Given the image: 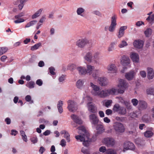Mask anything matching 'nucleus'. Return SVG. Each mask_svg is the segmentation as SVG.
I'll use <instances>...</instances> for the list:
<instances>
[{
  "instance_id": "bb28decb",
  "label": "nucleus",
  "mask_w": 154,
  "mask_h": 154,
  "mask_svg": "<svg viewBox=\"0 0 154 154\" xmlns=\"http://www.w3.org/2000/svg\"><path fill=\"white\" fill-rule=\"evenodd\" d=\"M96 125V129L98 133L100 134L105 130L102 124H97Z\"/></svg>"
},
{
  "instance_id": "5fc2aeb1",
  "label": "nucleus",
  "mask_w": 154,
  "mask_h": 154,
  "mask_svg": "<svg viewBox=\"0 0 154 154\" xmlns=\"http://www.w3.org/2000/svg\"><path fill=\"white\" fill-rule=\"evenodd\" d=\"M107 150L106 147L104 146H102L99 148V151L100 152L104 153L106 152Z\"/></svg>"
},
{
  "instance_id": "6ab92c4d",
  "label": "nucleus",
  "mask_w": 154,
  "mask_h": 154,
  "mask_svg": "<svg viewBox=\"0 0 154 154\" xmlns=\"http://www.w3.org/2000/svg\"><path fill=\"white\" fill-rule=\"evenodd\" d=\"M119 86L121 87L122 89H125L128 88V83H127L126 81L122 79H120L119 81Z\"/></svg>"
},
{
  "instance_id": "2f4dec72",
  "label": "nucleus",
  "mask_w": 154,
  "mask_h": 154,
  "mask_svg": "<svg viewBox=\"0 0 154 154\" xmlns=\"http://www.w3.org/2000/svg\"><path fill=\"white\" fill-rule=\"evenodd\" d=\"M20 17H19V16L18 14V15H16L15 16V18L17 19V20H15L14 21V22L15 23H20L24 21L25 20L24 19L22 18H20Z\"/></svg>"
},
{
  "instance_id": "20e7f679",
  "label": "nucleus",
  "mask_w": 154,
  "mask_h": 154,
  "mask_svg": "<svg viewBox=\"0 0 154 154\" xmlns=\"http://www.w3.org/2000/svg\"><path fill=\"white\" fill-rule=\"evenodd\" d=\"M89 43V40L86 38L79 39L76 42V45L79 47L83 48L86 45Z\"/></svg>"
},
{
  "instance_id": "de8ad7c7",
  "label": "nucleus",
  "mask_w": 154,
  "mask_h": 154,
  "mask_svg": "<svg viewBox=\"0 0 154 154\" xmlns=\"http://www.w3.org/2000/svg\"><path fill=\"white\" fill-rule=\"evenodd\" d=\"M84 9L82 8H79L77 9V13L78 15L82 16L81 14L84 12Z\"/></svg>"
},
{
  "instance_id": "6e6552de",
  "label": "nucleus",
  "mask_w": 154,
  "mask_h": 154,
  "mask_svg": "<svg viewBox=\"0 0 154 154\" xmlns=\"http://www.w3.org/2000/svg\"><path fill=\"white\" fill-rule=\"evenodd\" d=\"M90 121L92 124L96 125L98 124L99 120L97 117L94 114H91L89 116Z\"/></svg>"
},
{
  "instance_id": "72a5a7b5",
  "label": "nucleus",
  "mask_w": 154,
  "mask_h": 154,
  "mask_svg": "<svg viewBox=\"0 0 154 154\" xmlns=\"http://www.w3.org/2000/svg\"><path fill=\"white\" fill-rule=\"evenodd\" d=\"M121 107L119 104L118 103L116 104L113 106L112 110L114 112H119Z\"/></svg>"
},
{
  "instance_id": "7c9ffc66",
  "label": "nucleus",
  "mask_w": 154,
  "mask_h": 154,
  "mask_svg": "<svg viewBox=\"0 0 154 154\" xmlns=\"http://www.w3.org/2000/svg\"><path fill=\"white\" fill-rule=\"evenodd\" d=\"M100 53L98 52H96L93 55V60L95 62L97 63L99 59Z\"/></svg>"
},
{
  "instance_id": "e433bc0d",
  "label": "nucleus",
  "mask_w": 154,
  "mask_h": 154,
  "mask_svg": "<svg viewBox=\"0 0 154 154\" xmlns=\"http://www.w3.org/2000/svg\"><path fill=\"white\" fill-rule=\"evenodd\" d=\"M153 134V133L150 131H147L144 133V135L146 137H150Z\"/></svg>"
},
{
  "instance_id": "69168bd1",
  "label": "nucleus",
  "mask_w": 154,
  "mask_h": 154,
  "mask_svg": "<svg viewBox=\"0 0 154 154\" xmlns=\"http://www.w3.org/2000/svg\"><path fill=\"white\" fill-rule=\"evenodd\" d=\"M142 24L144 25V23L142 21H138L136 23V25L137 26H140Z\"/></svg>"
},
{
  "instance_id": "9d476101",
  "label": "nucleus",
  "mask_w": 154,
  "mask_h": 154,
  "mask_svg": "<svg viewBox=\"0 0 154 154\" xmlns=\"http://www.w3.org/2000/svg\"><path fill=\"white\" fill-rule=\"evenodd\" d=\"M124 149L126 150L130 149L133 150L135 149V146L134 144L129 141H126L125 142L124 144Z\"/></svg>"
},
{
  "instance_id": "5701e85b",
  "label": "nucleus",
  "mask_w": 154,
  "mask_h": 154,
  "mask_svg": "<svg viewBox=\"0 0 154 154\" xmlns=\"http://www.w3.org/2000/svg\"><path fill=\"white\" fill-rule=\"evenodd\" d=\"M127 28V26H121L119 30L118 37L119 38H121L124 35L125 30Z\"/></svg>"
},
{
  "instance_id": "680f3d73",
  "label": "nucleus",
  "mask_w": 154,
  "mask_h": 154,
  "mask_svg": "<svg viewBox=\"0 0 154 154\" xmlns=\"http://www.w3.org/2000/svg\"><path fill=\"white\" fill-rule=\"evenodd\" d=\"M105 113L107 115H109L112 113V111L110 109H108L106 110Z\"/></svg>"
},
{
  "instance_id": "a19ab883",
  "label": "nucleus",
  "mask_w": 154,
  "mask_h": 154,
  "mask_svg": "<svg viewBox=\"0 0 154 154\" xmlns=\"http://www.w3.org/2000/svg\"><path fill=\"white\" fill-rule=\"evenodd\" d=\"M146 93L147 94L151 95H154V88H150L146 89Z\"/></svg>"
},
{
  "instance_id": "a18cd8bd",
  "label": "nucleus",
  "mask_w": 154,
  "mask_h": 154,
  "mask_svg": "<svg viewBox=\"0 0 154 154\" xmlns=\"http://www.w3.org/2000/svg\"><path fill=\"white\" fill-rule=\"evenodd\" d=\"M105 154H116V152L113 149H108L106 151Z\"/></svg>"
},
{
  "instance_id": "13d9d810",
  "label": "nucleus",
  "mask_w": 154,
  "mask_h": 154,
  "mask_svg": "<svg viewBox=\"0 0 154 154\" xmlns=\"http://www.w3.org/2000/svg\"><path fill=\"white\" fill-rule=\"evenodd\" d=\"M31 142L33 143H36L38 141V139L36 137H34L30 139Z\"/></svg>"
},
{
  "instance_id": "774afa93",
  "label": "nucleus",
  "mask_w": 154,
  "mask_h": 154,
  "mask_svg": "<svg viewBox=\"0 0 154 154\" xmlns=\"http://www.w3.org/2000/svg\"><path fill=\"white\" fill-rule=\"evenodd\" d=\"M25 99L26 100L27 102L30 101L31 99V97L29 95H27L25 97Z\"/></svg>"
},
{
  "instance_id": "49530a36",
  "label": "nucleus",
  "mask_w": 154,
  "mask_h": 154,
  "mask_svg": "<svg viewBox=\"0 0 154 154\" xmlns=\"http://www.w3.org/2000/svg\"><path fill=\"white\" fill-rule=\"evenodd\" d=\"M131 102L134 106H136L138 105L139 101L136 99L134 98L131 100Z\"/></svg>"
},
{
  "instance_id": "412c9836",
  "label": "nucleus",
  "mask_w": 154,
  "mask_h": 154,
  "mask_svg": "<svg viewBox=\"0 0 154 154\" xmlns=\"http://www.w3.org/2000/svg\"><path fill=\"white\" fill-rule=\"evenodd\" d=\"M147 78L148 79H153L154 76V72L153 69L150 67L147 68Z\"/></svg>"
},
{
  "instance_id": "6e6d98bb",
  "label": "nucleus",
  "mask_w": 154,
  "mask_h": 154,
  "mask_svg": "<svg viewBox=\"0 0 154 154\" xmlns=\"http://www.w3.org/2000/svg\"><path fill=\"white\" fill-rule=\"evenodd\" d=\"M115 45V43H112L111 44L110 46L109 47L108 49V50L109 51H112L114 48V45Z\"/></svg>"
},
{
  "instance_id": "4be33fe9",
  "label": "nucleus",
  "mask_w": 154,
  "mask_h": 154,
  "mask_svg": "<svg viewBox=\"0 0 154 154\" xmlns=\"http://www.w3.org/2000/svg\"><path fill=\"white\" fill-rule=\"evenodd\" d=\"M107 69L110 71L111 72L116 73L117 72V69L115 65L113 64H111L107 66Z\"/></svg>"
},
{
  "instance_id": "f704fd0d",
  "label": "nucleus",
  "mask_w": 154,
  "mask_h": 154,
  "mask_svg": "<svg viewBox=\"0 0 154 154\" xmlns=\"http://www.w3.org/2000/svg\"><path fill=\"white\" fill-rule=\"evenodd\" d=\"M35 83L34 82L31 81L27 83L26 84V86L29 88L31 89L34 87Z\"/></svg>"
},
{
  "instance_id": "1a4fd4ad",
  "label": "nucleus",
  "mask_w": 154,
  "mask_h": 154,
  "mask_svg": "<svg viewBox=\"0 0 154 154\" xmlns=\"http://www.w3.org/2000/svg\"><path fill=\"white\" fill-rule=\"evenodd\" d=\"M28 0H17L14 2L15 5H18V7L20 10H21L23 8L25 3Z\"/></svg>"
},
{
  "instance_id": "4c0bfd02",
  "label": "nucleus",
  "mask_w": 154,
  "mask_h": 154,
  "mask_svg": "<svg viewBox=\"0 0 154 154\" xmlns=\"http://www.w3.org/2000/svg\"><path fill=\"white\" fill-rule=\"evenodd\" d=\"M83 81L81 79H79L77 82L76 85L78 88H80L83 86Z\"/></svg>"
},
{
  "instance_id": "f8f14e48",
  "label": "nucleus",
  "mask_w": 154,
  "mask_h": 154,
  "mask_svg": "<svg viewBox=\"0 0 154 154\" xmlns=\"http://www.w3.org/2000/svg\"><path fill=\"white\" fill-rule=\"evenodd\" d=\"M147 103L145 101L143 100L139 101L138 106L139 110H145L147 108Z\"/></svg>"
},
{
  "instance_id": "4d7b16f0",
  "label": "nucleus",
  "mask_w": 154,
  "mask_h": 154,
  "mask_svg": "<svg viewBox=\"0 0 154 154\" xmlns=\"http://www.w3.org/2000/svg\"><path fill=\"white\" fill-rule=\"evenodd\" d=\"M66 141L64 139H62L60 141V144L62 147L65 146L66 145Z\"/></svg>"
},
{
  "instance_id": "a878e982",
  "label": "nucleus",
  "mask_w": 154,
  "mask_h": 154,
  "mask_svg": "<svg viewBox=\"0 0 154 154\" xmlns=\"http://www.w3.org/2000/svg\"><path fill=\"white\" fill-rule=\"evenodd\" d=\"M101 74V71L98 69H95L93 70L92 72V76L93 78L95 79L98 78L100 74Z\"/></svg>"
},
{
  "instance_id": "a211bd4d",
  "label": "nucleus",
  "mask_w": 154,
  "mask_h": 154,
  "mask_svg": "<svg viewBox=\"0 0 154 154\" xmlns=\"http://www.w3.org/2000/svg\"><path fill=\"white\" fill-rule=\"evenodd\" d=\"M98 81L99 84L101 86H104L107 84V81L105 77L99 78Z\"/></svg>"
},
{
  "instance_id": "0eeeda50",
  "label": "nucleus",
  "mask_w": 154,
  "mask_h": 154,
  "mask_svg": "<svg viewBox=\"0 0 154 154\" xmlns=\"http://www.w3.org/2000/svg\"><path fill=\"white\" fill-rule=\"evenodd\" d=\"M67 108L69 111L74 112L77 110V108L75 102L72 100H69L68 102Z\"/></svg>"
},
{
  "instance_id": "dca6fc26",
  "label": "nucleus",
  "mask_w": 154,
  "mask_h": 154,
  "mask_svg": "<svg viewBox=\"0 0 154 154\" xmlns=\"http://www.w3.org/2000/svg\"><path fill=\"white\" fill-rule=\"evenodd\" d=\"M143 42L141 40H135L133 42V45L135 48L139 49L142 48L143 45Z\"/></svg>"
},
{
  "instance_id": "b1692460",
  "label": "nucleus",
  "mask_w": 154,
  "mask_h": 154,
  "mask_svg": "<svg viewBox=\"0 0 154 154\" xmlns=\"http://www.w3.org/2000/svg\"><path fill=\"white\" fill-rule=\"evenodd\" d=\"M98 96L100 98H105L109 96L107 90L104 89L102 91L100 90Z\"/></svg>"
},
{
  "instance_id": "aec40b11",
  "label": "nucleus",
  "mask_w": 154,
  "mask_h": 154,
  "mask_svg": "<svg viewBox=\"0 0 154 154\" xmlns=\"http://www.w3.org/2000/svg\"><path fill=\"white\" fill-rule=\"evenodd\" d=\"M130 57L133 62L138 63L139 61V56L136 53H132L130 55Z\"/></svg>"
},
{
  "instance_id": "37998d69",
  "label": "nucleus",
  "mask_w": 154,
  "mask_h": 154,
  "mask_svg": "<svg viewBox=\"0 0 154 154\" xmlns=\"http://www.w3.org/2000/svg\"><path fill=\"white\" fill-rule=\"evenodd\" d=\"M8 50V49L6 47H2L0 48V56L7 52Z\"/></svg>"
},
{
  "instance_id": "052dcab7",
  "label": "nucleus",
  "mask_w": 154,
  "mask_h": 154,
  "mask_svg": "<svg viewBox=\"0 0 154 154\" xmlns=\"http://www.w3.org/2000/svg\"><path fill=\"white\" fill-rule=\"evenodd\" d=\"M140 74L141 76L143 78L146 77V73L145 71H142L140 72Z\"/></svg>"
},
{
  "instance_id": "ea45409f",
  "label": "nucleus",
  "mask_w": 154,
  "mask_h": 154,
  "mask_svg": "<svg viewBox=\"0 0 154 154\" xmlns=\"http://www.w3.org/2000/svg\"><path fill=\"white\" fill-rule=\"evenodd\" d=\"M142 119L144 122H148L150 120V118L148 115L145 114L143 116Z\"/></svg>"
},
{
  "instance_id": "39448f33",
  "label": "nucleus",
  "mask_w": 154,
  "mask_h": 154,
  "mask_svg": "<svg viewBox=\"0 0 154 154\" xmlns=\"http://www.w3.org/2000/svg\"><path fill=\"white\" fill-rule=\"evenodd\" d=\"M116 25V17L115 15H113L111 17V23L109 28V31L110 32H113Z\"/></svg>"
},
{
  "instance_id": "2eb2a0df",
  "label": "nucleus",
  "mask_w": 154,
  "mask_h": 154,
  "mask_svg": "<svg viewBox=\"0 0 154 154\" xmlns=\"http://www.w3.org/2000/svg\"><path fill=\"white\" fill-rule=\"evenodd\" d=\"M88 109V111L94 113L97 111V108L94 106V105L91 102H90L87 103Z\"/></svg>"
},
{
  "instance_id": "0e129e2a",
  "label": "nucleus",
  "mask_w": 154,
  "mask_h": 154,
  "mask_svg": "<svg viewBox=\"0 0 154 154\" xmlns=\"http://www.w3.org/2000/svg\"><path fill=\"white\" fill-rule=\"evenodd\" d=\"M76 67L75 65L72 64L70 66L69 69L71 70H72L75 69Z\"/></svg>"
},
{
  "instance_id": "864d4df0",
  "label": "nucleus",
  "mask_w": 154,
  "mask_h": 154,
  "mask_svg": "<svg viewBox=\"0 0 154 154\" xmlns=\"http://www.w3.org/2000/svg\"><path fill=\"white\" fill-rule=\"evenodd\" d=\"M127 45V43L126 41H123L122 43L119 45V46L120 48H122L124 47L125 46Z\"/></svg>"
},
{
  "instance_id": "e2e57ef3",
  "label": "nucleus",
  "mask_w": 154,
  "mask_h": 154,
  "mask_svg": "<svg viewBox=\"0 0 154 154\" xmlns=\"http://www.w3.org/2000/svg\"><path fill=\"white\" fill-rule=\"evenodd\" d=\"M36 83L39 86H41L42 84V81L41 79H38L36 81Z\"/></svg>"
},
{
  "instance_id": "bf43d9fd",
  "label": "nucleus",
  "mask_w": 154,
  "mask_h": 154,
  "mask_svg": "<svg viewBox=\"0 0 154 154\" xmlns=\"http://www.w3.org/2000/svg\"><path fill=\"white\" fill-rule=\"evenodd\" d=\"M65 79V75H62L59 78V80L60 82H63L64 81Z\"/></svg>"
},
{
  "instance_id": "4468645a",
  "label": "nucleus",
  "mask_w": 154,
  "mask_h": 154,
  "mask_svg": "<svg viewBox=\"0 0 154 154\" xmlns=\"http://www.w3.org/2000/svg\"><path fill=\"white\" fill-rule=\"evenodd\" d=\"M130 62V60L128 57L125 55L123 56L121 59V63L124 66L128 65Z\"/></svg>"
},
{
  "instance_id": "7ed1b4c3",
  "label": "nucleus",
  "mask_w": 154,
  "mask_h": 154,
  "mask_svg": "<svg viewBox=\"0 0 154 154\" xmlns=\"http://www.w3.org/2000/svg\"><path fill=\"white\" fill-rule=\"evenodd\" d=\"M102 142L108 147L112 146L115 143L114 139L111 137H106L104 138Z\"/></svg>"
},
{
  "instance_id": "c85d7f7f",
  "label": "nucleus",
  "mask_w": 154,
  "mask_h": 154,
  "mask_svg": "<svg viewBox=\"0 0 154 154\" xmlns=\"http://www.w3.org/2000/svg\"><path fill=\"white\" fill-rule=\"evenodd\" d=\"M87 73L89 75L92 73V71L94 70L95 68L94 66L90 65H87Z\"/></svg>"
},
{
  "instance_id": "338daca9",
  "label": "nucleus",
  "mask_w": 154,
  "mask_h": 154,
  "mask_svg": "<svg viewBox=\"0 0 154 154\" xmlns=\"http://www.w3.org/2000/svg\"><path fill=\"white\" fill-rule=\"evenodd\" d=\"M116 98L118 99L119 100V102L122 103H123L125 101L123 98L122 97H116Z\"/></svg>"
},
{
  "instance_id": "ddd939ff",
  "label": "nucleus",
  "mask_w": 154,
  "mask_h": 154,
  "mask_svg": "<svg viewBox=\"0 0 154 154\" xmlns=\"http://www.w3.org/2000/svg\"><path fill=\"white\" fill-rule=\"evenodd\" d=\"M71 118L74 122L77 124L81 125L82 124V121L79 117L75 114L71 116Z\"/></svg>"
},
{
  "instance_id": "c9c22d12",
  "label": "nucleus",
  "mask_w": 154,
  "mask_h": 154,
  "mask_svg": "<svg viewBox=\"0 0 154 154\" xmlns=\"http://www.w3.org/2000/svg\"><path fill=\"white\" fill-rule=\"evenodd\" d=\"M42 43H38L35 45H34L31 46V50L32 51H33L34 50L37 49L39 47L41 46Z\"/></svg>"
},
{
  "instance_id": "f3484780",
  "label": "nucleus",
  "mask_w": 154,
  "mask_h": 154,
  "mask_svg": "<svg viewBox=\"0 0 154 154\" xmlns=\"http://www.w3.org/2000/svg\"><path fill=\"white\" fill-rule=\"evenodd\" d=\"M135 75L134 71L131 70L125 74V77L128 80H131L134 78Z\"/></svg>"
},
{
  "instance_id": "09e8293b",
  "label": "nucleus",
  "mask_w": 154,
  "mask_h": 154,
  "mask_svg": "<svg viewBox=\"0 0 154 154\" xmlns=\"http://www.w3.org/2000/svg\"><path fill=\"white\" fill-rule=\"evenodd\" d=\"M112 103V100H107V101L105 102V105L106 107H108L111 105Z\"/></svg>"
},
{
  "instance_id": "9b49d317",
  "label": "nucleus",
  "mask_w": 154,
  "mask_h": 154,
  "mask_svg": "<svg viewBox=\"0 0 154 154\" xmlns=\"http://www.w3.org/2000/svg\"><path fill=\"white\" fill-rule=\"evenodd\" d=\"M93 58V52L91 51H89L87 52L84 57V59L89 63H91L92 62Z\"/></svg>"
},
{
  "instance_id": "3c124183",
  "label": "nucleus",
  "mask_w": 154,
  "mask_h": 154,
  "mask_svg": "<svg viewBox=\"0 0 154 154\" xmlns=\"http://www.w3.org/2000/svg\"><path fill=\"white\" fill-rule=\"evenodd\" d=\"M123 103L126 106L128 109H131L132 108V106L130 105L129 103L128 102L125 101Z\"/></svg>"
},
{
  "instance_id": "f03ea898",
  "label": "nucleus",
  "mask_w": 154,
  "mask_h": 154,
  "mask_svg": "<svg viewBox=\"0 0 154 154\" xmlns=\"http://www.w3.org/2000/svg\"><path fill=\"white\" fill-rule=\"evenodd\" d=\"M113 127L115 131L118 132L122 133L125 131L123 125L118 122H115L114 123Z\"/></svg>"
},
{
  "instance_id": "f257e3e1",
  "label": "nucleus",
  "mask_w": 154,
  "mask_h": 154,
  "mask_svg": "<svg viewBox=\"0 0 154 154\" xmlns=\"http://www.w3.org/2000/svg\"><path fill=\"white\" fill-rule=\"evenodd\" d=\"M78 133L80 135L75 136V138L77 140H79L81 142H83V145L86 146H88L89 143L91 140L89 138V133L86 130L85 127L83 126H81L78 128Z\"/></svg>"
},
{
  "instance_id": "8fccbe9b",
  "label": "nucleus",
  "mask_w": 154,
  "mask_h": 154,
  "mask_svg": "<svg viewBox=\"0 0 154 154\" xmlns=\"http://www.w3.org/2000/svg\"><path fill=\"white\" fill-rule=\"evenodd\" d=\"M49 72L50 74L52 75H54L55 74V73L54 72L55 70L54 68L52 66H51L49 68Z\"/></svg>"
},
{
  "instance_id": "cd10ccee",
  "label": "nucleus",
  "mask_w": 154,
  "mask_h": 154,
  "mask_svg": "<svg viewBox=\"0 0 154 154\" xmlns=\"http://www.w3.org/2000/svg\"><path fill=\"white\" fill-rule=\"evenodd\" d=\"M77 69L80 74L85 75L87 73V70L85 68L81 66L78 67Z\"/></svg>"
},
{
  "instance_id": "423d86ee",
  "label": "nucleus",
  "mask_w": 154,
  "mask_h": 154,
  "mask_svg": "<svg viewBox=\"0 0 154 154\" xmlns=\"http://www.w3.org/2000/svg\"><path fill=\"white\" fill-rule=\"evenodd\" d=\"M90 85L92 88L91 91V94L94 96H98L100 91L99 87L92 82L91 83Z\"/></svg>"
},
{
  "instance_id": "79ce46f5",
  "label": "nucleus",
  "mask_w": 154,
  "mask_h": 154,
  "mask_svg": "<svg viewBox=\"0 0 154 154\" xmlns=\"http://www.w3.org/2000/svg\"><path fill=\"white\" fill-rule=\"evenodd\" d=\"M118 112L121 115H125L126 113V109L124 107L121 106Z\"/></svg>"
},
{
  "instance_id": "393cba45",
  "label": "nucleus",
  "mask_w": 154,
  "mask_h": 154,
  "mask_svg": "<svg viewBox=\"0 0 154 154\" xmlns=\"http://www.w3.org/2000/svg\"><path fill=\"white\" fill-rule=\"evenodd\" d=\"M61 134H64V137L66 138L67 142L68 143L70 141V136L69 133L66 130H62L60 132Z\"/></svg>"
},
{
  "instance_id": "c03bdc74",
  "label": "nucleus",
  "mask_w": 154,
  "mask_h": 154,
  "mask_svg": "<svg viewBox=\"0 0 154 154\" xmlns=\"http://www.w3.org/2000/svg\"><path fill=\"white\" fill-rule=\"evenodd\" d=\"M37 22L36 20H32L27 23L25 26V28H28L34 25Z\"/></svg>"
},
{
  "instance_id": "603ef678",
  "label": "nucleus",
  "mask_w": 154,
  "mask_h": 154,
  "mask_svg": "<svg viewBox=\"0 0 154 154\" xmlns=\"http://www.w3.org/2000/svg\"><path fill=\"white\" fill-rule=\"evenodd\" d=\"M81 152L84 154H90V152L87 149L83 147L81 149Z\"/></svg>"
},
{
  "instance_id": "c756f323",
  "label": "nucleus",
  "mask_w": 154,
  "mask_h": 154,
  "mask_svg": "<svg viewBox=\"0 0 154 154\" xmlns=\"http://www.w3.org/2000/svg\"><path fill=\"white\" fill-rule=\"evenodd\" d=\"M42 11V9H40L37 11L34 14L32 15V19H34L39 17Z\"/></svg>"
},
{
  "instance_id": "473e14b6",
  "label": "nucleus",
  "mask_w": 154,
  "mask_h": 154,
  "mask_svg": "<svg viewBox=\"0 0 154 154\" xmlns=\"http://www.w3.org/2000/svg\"><path fill=\"white\" fill-rule=\"evenodd\" d=\"M108 91V95L110 94L113 95L115 94L117 91V90L114 88L107 89Z\"/></svg>"
},
{
  "instance_id": "58836bf2",
  "label": "nucleus",
  "mask_w": 154,
  "mask_h": 154,
  "mask_svg": "<svg viewBox=\"0 0 154 154\" xmlns=\"http://www.w3.org/2000/svg\"><path fill=\"white\" fill-rule=\"evenodd\" d=\"M152 29L150 28L147 29L144 32V34L147 37H149L152 34Z\"/></svg>"
}]
</instances>
